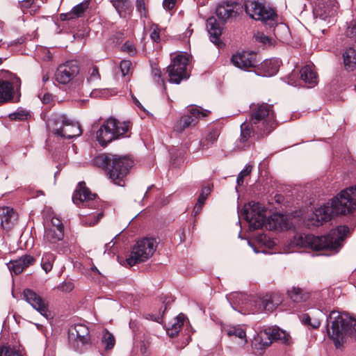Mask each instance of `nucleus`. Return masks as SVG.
<instances>
[{
  "instance_id": "25",
  "label": "nucleus",
  "mask_w": 356,
  "mask_h": 356,
  "mask_svg": "<svg viewBox=\"0 0 356 356\" xmlns=\"http://www.w3.org/2000/svg\"><path fill=\"white\" fill-rule=\"evenodd\" d=\"M113 6L122 18H126L132 13V5L129 0H110Z\"/></svg>"
},
{
  "instance_id": "32",
  "label": "nucleus",
  "mask_w": 356,
  "mask_h": 356,
  "mask_svg": "<svg viewBox=\"0 0 356 356\" xmlns=\"http://www.w3.org/2000/svg\"><path fill=\"white\" fill-rule=\"evenodd\" d=\"M289 298L295 302H305L309 298V294L299 287H292L288 291Z\"/></svg>"
},
{
  "instance_id": "35",
  "label": "nucleus",
  "mask_w": 356,
  "mask_h": 356,
  "mask_svg": "<svg viewBox=\"0 0 356 356\" xmlns=\"http://www.w3.org/2000/svg\"><path fill=\"white\" fill-rule=\"evenodd\" d=\"M220 135L219 131L216 129L211 130L206 136L205 140L202 142V148L203 149L209 148L215 143Z\"/></svg>"
},
{
  "instance_id": "7",
  "label": "nucleus",
  "mask_w": 356,
  "mask_h": 356,
  "mask_svg": "<svg viewBox=\"0 0 356 356\" xmlns=\"http://www.w3.org/2000/svg\"><path fill=\"white\" fill-rule=\"evenodd\" d=\"M290 335L278 327H268L257 333L252 341V347L256 350H263L273 341L289 343Z\"/></svg>"
},
{
  "instance_id": "10",
  "label": "nucleus",
  "mask_w": 356,
  "mask_h": 356,
  "mask_svg": "<svg viewBox=\"0 0 356 356\" xmlns=\"http://www.w3.org/2000/svg\"><path fill=\"white\" fill-rule=\"evenodd\" d=\"M157 244L156 239L152 237L144 238L137 241L126 262L129 266H133L138 263L147 261L154 254Z\"/></svg>"
},
{
  "instance_id": "33",
  "label": "nucleus",
  "mask_w": 356,
  "mask_h": 356,
  "mask_svg": "<svg viewBox=\"0 0 356 356\" xmlns=\"http://www.w3.org/2000/svg\"><path fill=\"white\" fill-rule=\"evenodd\" d=\"M1 226L6 229L10 227V222L15 219V213L10 207H6L1 209Z\"/></svg>"
},
{
  "instance_id": "38",
  "label": "nucleus",
  "mask_w": 356,
  "mask_h": 356,
  "mask_svg": "<svg viewBox=\"0 0 356 356\" xmlns=\"http://www.w3.org/2000/svg\"><path fill=\"white\" fill-rule=\"evenodd\" d=\"M152 76L154 81L159 86L165 87V81L161 78V72L156 67H152Z\"/></svg>"
},
{
  "instance_id": "30",
  "label": "nucleus",
  "mask_w": 356,
  "mask_h": 356,
  "mask_svg": "<svg viewBox=\"0 0 356 356\" xmlns=\"http://www.w3.org/2000/svg\"><path fill=\"white\" fill-rule=\"evenodd\" d=\"M280 67V61L276 59L264 60L261 65V68L265 73V76H271L275 74Z\"/></svg>"
},
{
  "instance_id": "21",
  "label": "nucleus",
  "mask_w": 356,
  "mask_h": 356,
  "mask_svg": "<svg viewBox=\"0 0 356 356\" xmlns=\"http://www.w3.org/2000/svg\"><path fill=\"white\" fill-rule=\"evenodd\" d=\"M201 116H204L199 108H193L190 110L189 115L181 118L175 129L177 132H182L185 129L195 126Z\"/></svg>"
},
{
  "instance_id": "62",
  "label": "nucleus",
  "mask_w": 356,
  "mask_h": 356,
  "mask_svg": "<svg viewBox=\"0 0 356 356\" xmlns=\"http://www.w3.org/2000/svg\"><path fill=\"white\" fill-rule=\"evenodd\" d=\"M92 270H96V271H97V272H98V270H97V268L96 267H93V268H92Z\"/></svg>"
},
{
  "instance_id": "50",
  "label": "nucleus",
  "mask_w": 356,
  "mask_h": 356,
  "mask_svg": "<svg viewBox=\"0 0 356 356\" xmlns=\"http://www.w3.org/2000/svg\"><path fill=\"white\" fill-rule=\"evenodd\" d=\"M58 289L63 292H70L74 289V284L70 282H63L59 285Z\"/></svg>"
},
{
  "instance_id": "42",
  "label": "nucleus",
  "mask_w": 356,
  "mask_h": 356,
  "mask_svg": "<svg viewBox=\"0 0 356 356\" xmlns=\"http://www.w3.org/2000/svg\"><path fill=\"white\" fill-rule=\"evenodd\" d=\"M255 38L257 41L261 42L265 45H272L273 44V39L266 36L263 33L258 32L255 35Z\"/></svg>"
},
{
  "instance_id": "11",
  "label": "nucleus",
  "mask_w": 356,
  "mask_h": 356,
  "mask_svg": "<svg viewBox=\"0 0 356 356\" xmlns=\"http://www.w3.org/2000/svg\"><path fill=\"white\" fill-rule=\"evenodd\" d=\"M188 63L189 56L186 53H180L172 59L167 67L170 83L179 84L183 79H186L189 76L186 70Z\"/></svg>"
},
{
  "instance_id": "64",
  "label": "nucleus",
  "mask_w": 356,
  "mask_h": 356,
  "mask_svg": "<svg viewBox=\"0 0 356 356\" xmlns=\"http://www.w3.org/2000/svg\"><path fill=\"white\" fill-rule=\"evenodd\" d=\"M23 1H24V2H29V0H23Z\"/></svg>"
},
{
  "instance_id": "54",
  "label": "nucleus",
  "mask_w": 356,
  "mask_h": 356,
  "mask_svg": "<svg viewBox=\"0 0 356 356\" xmlns=\"http://www.w3.org/2000/svg\"><path fill=\"white\" fill-rule=\"evenodd\" d=\"M43 103L49 104L52 100V95L49 93H45L43 95L42 97H40Z\"/></svg>"
},
{
  "instance_id": "34",
  "label": "nucleus",
  "mask_w": 356,
  "mask_h": 356,
  "mask_svg": "<svg viewBox=\"0 0 356 356\" xmlns=\"http://www.w3.org/2000/svg\"><path fill=\"white\" fill-rule=\"evenodd\" d=\"M55 259L56 256L53 253H44L41 260V266L46 273L51 270Z\"/></svg>"
},
{
  "instance_id": "55",
  "label": "nucleus",
  "mask_w": 356,
  "mask_h": 356,
  "mask_svg": "<svg viewBox=\"0 0 356 356\" xmlns=\"http://www.w3.org/2000/svg\"><path fill=\"white\" fill-rule=\"evenodd\" d=\"M202 207H203V205H200L199 204L196 203L195 206L194 207L193 211V215L194 216H197L200 213Z\"/></svg>"
},
{
  "instance_id": "26",
  "label": "nucleus",
  "mask_w": 356,
  "mask_h": 356,
  "mask_svg": "<svg viewBox=\"0 0 356 356\" xmlns=\"http://www.w3.org/2000/svg\"><path fill=\"white\" fill-rule=\"evenodd\" d=\"M301 79L307 84L308 88H313L317 84V74L312 65H305L300 72Z\"/></svg>"
},
{
  "instance_id": "13",
  "label": "nucleus",
  "mask_w": 356,
  "mask_h": 356,
  "mask_svg": "<svg viewBox=\"0 0 356 356\" xmlns=\"http://www.w3.org/2000/svg\"><path fill=\"white\" fill-rule=\"evenodd\" d=\"M72 201L80 208L97 209L99 200L95 193H92L84 181L78 184L72 195Z\"/></svg>"
},
{
  "instance_id": "6",
  "label": "nucleus",
  "mask_w": 356,
  "mask_h": 356,
  "mask_svg": "<svg viewBox=\"0 0 356 356\" xmlns=\"http://www.w3.org/2000/svg\"><path fill=\"white\" fill-rule=\"evenodd\" d=\"M47 126L53 134L68 139L79 136L82 133L78 122L58 113L51 115L47 121Z\"/></svg>"
},
{
  "instance_id": "58",
  "label": "nucleus",
  "mask_w": 356,
  "mask_h": 356,
  "mask_svg": "<svg viewBox=\"0 0 356 356\" xmlns=\"http://www.w3.org/2000/svg\"><path fill=\"white\" fill-rule=\"evenodd\" d=\"M207 197L206 196H204L203 195H201L200 194L198 198H197V204H199L200 205H203L204 204V202L207 200Z\"/></svg>"
},
{
  "instance_id": "31",
  "label": "nucleus",
  "mask_w": 356,
  "mask_h": 356,
  "mask_svg": "<svg viewBox=\"0 0 356 356\" xmlns=\"http://www.w3.org/2000/svg\"><path fill=\"white\" fill-rule=\"evenodd\" d=\"M222 331L225 332L229 337H235L242 341L244 343H247L245 331L240 326H230L226 325L222 327Z\"/></svg>"
},
{
  "instance_id": "19",
  "label": "nucleus",
  "mask_w": 356,
  "mask_h": 356,
  "mask_svg": "<svg viewBox=\"0 0 356 356\" xmlns=\"http://www.w3.org/2000/svg\"><path fill=\"white\" fill-rule=\"evenodd\" d=\"M232 62L234 66L243 70H248L257 66V54L254 52L243 51L233 55Z\"/></svg>"
},
{
  "instance_id": "3",
  "label": "nucleus",
  "mask_w": 356,
  "mask_h": 356,
  "mask_svg": "<svg viewBox=\"0 0 356 356\" xmlns=\"http://www.w3.org/2000/svg\"><path fill=\"white\" fill-rule=\"evenodd\" d=\"M349 232L348 226L340 225L332 229L326 236H323L296 234L291 240L290 245L296 248H309L314 251L321 250L338 251Z\"/></svg>"
},
{
  "instance_id": "12",
  "label": "nucleus",
  "mask_w": 356,
  "mask_h": 356,
  "mask_svg": "<svg viewBox=\"0 0 356 356\" xmlns=\"http://www.w3.org/2000/svg\"><path fill=\"white\" fill-rule=\"evenodd\" d=\"M242 216L250 224L253 229L262 227L265 220V210L264 207L254 202L245 204L240 212Z\"/></svg>"
},
{
  "instance_id": "61",
  "label": "nucleus",
  "mask_w": 356,
  "mask_h": 356,
  "mask_svg": "<svg viewBox=\"0 0 356 356\" xmlns=\"http://www.w3.org/2000/svg\"><path fill=\"white\" fill-rule=\"evenodd\" d=\"M49 77L47 74H43V76H42V81L43 82L47 81L49 80Z\"/></svg>"
},
{
  "instance_id": "14",
  "label": "nucleus",
  "mask_w": 356,
  "mask_h": 356,
  "mask_svg": "<svg viewBox=\"0 0 356 356\" xmlns=\"http://www.w3.org/2000/svg\"><path fill=\"white\" fill-rule=\"evenodd\" d=\"M21 80L12 75L9 80L0 81V104L8 102H18L20 97Z\"/></svg>"
},
{
  "instance_id": "41",
  "label": "nucleus",
  "mask_w": 356,
  "mask_h": 356,
  "mask_svg": "<svg viewBox=\"0 0 356 356\" xmlns=\"http://www.w3.org/2000/svg\"><path fill=\"white\" fill-rule=\"evenodd\" d=\"M102 342L105 344L106 349H111L115 344L114 337L111 333L106 332L103 337Z\"/></svg>"
},
{
  "instance_id": "39",
  "label": "nucleus",
  "mask_w": 356,
  "mask_h": 356,
  "mask_svg": "<svg viewBox=\"0 0 356 356\" xmlns=\"http://www.w3.org/2000/svg\"><path fill=\"white\" fill-rule=\"evenodd\" d=\"M0 356H22L19 352L10 346H0Z\"/></svg>"
},
{
  "instance_id": "2",
  "label": "nucleus",
  "mask_w": 356,
  "mask_h": 356,
  "mask_svg": "<svg viewBox=\"0 0 356 356\" xmlns=\"http://www.w3.org/2000/svg\"><path fill=\"white\" fill-rule=\"evenodd\" d=\"M273 106L257 104L250 106V118L241 125V143H246L251 136L261 138L275 128V115Z\"/></svg>"
},
{
  "instance_id": "9",
  "label": "nucleus",
  "mask_w": 356,
  "mask_h": 356,
  "mask_svg": "<svg viewBox=\"0 0 356 356\" xmlns=\"http://www.w3.org/2000/svg\"><path fill=\"white\" fill-rule=\"evenodd\" d=\"M129 129L126 122H120L115 118H109L97 131V140L102 146L124 135Z\"/></svg>"
},
{
  "instance_id": "18",
  "label": "nucleus",
  "mask_w": 356,
  "mask_h": 356,
  "mask_svg": "<svg viewBox=\"0 0 356 356\" xmlns=\"http://www.w3.org/2000/svg\"><path fill=\"white\" fill-rule=\"evenodd\" d=\"M281 302L282 298L279 295H266L262 298H257L254 300V308L252 309V312H273Z\"/></svg>"
},
{
  "instance_id": "59",
  "label": "nucleus",
  "mask_w": 356,
  "mask_h": 356,
  "mask_svg": "<svg viewBox=\"0 0 356 356\" xmlns=\"http://www.w3.org/2000/svg\"><path fill=\"white\" fill-rule=\"evenodd\" d=\"M311 325L314 328H317L320 326V322L318 321H315L313 323H311Z\"/></svg>"
},
{
  "instance_id": "22",
  "label": "nucleus",
  "mask_w": 356,
  "mask_h": 356,
  "mask_svg": "<svg viewBox=\"0 0 356 356\" xmlns=\"http://www.w3.org/2000/svg\"><path fill=\"white\" fill-rule=\"evenodd\" d=\"M336 0H317L314 7V13L316 17L325 19L336 10Z\"/></svg>"
},
{
  "instance_id": "36",
  "label": "nucleus",
  "mask_w": 356,
  "mask_h": 356,
  "mask_svg": "<svg viewBox=\"0 0 356 356\" xmlns=\"http://www.w3.org/2000/svg\"><path fill=\"white\" fill-rule=\"evenodd\" d=\"M90 3V0H83L81 3L73 7L71 11L74 17L78 18L81 17L85 11L88 8Z\"/></svg>"
},
{
  "instance_id": "46",
  "label": "nucleus",
  "mask_w": 356,
  "mask_h": 356,
  "mask_svg": "<svg viewBox=\"0 0 356 356\" xmlns=\"http://www.w3.org/2000/svg\"><path fill=\"white\" fill-rule=\"evenodd\" d=\"M131 67V63L129 60H124L120 62V68L124 76L129 74Z\"/></svg>"
},
{
  "instance_id": "15",
  "label": "nucleus",
  "mask_w": 356,
  "mask_h": 356,
  "mask_svg": "<svg viewBox=\"0 0 356 356\" xmlns=\"http://www.w3.org/2000/svg\"><path fill=\"white\" fill-rule=\"evenodd\" d=\"M68 337L70 346L76 351H82L90 342L89 330L85 325H75L69 330Z\"/></svg>"
},
{
  "instance_id": "37",
  "label": "nucleus",
  "mask_w": 356,
  "mask_h": 356,
  "mask_svg": "<svg viewBox=\"0 0 356 356\" xmlns=\"http://www.w3.org/2000/svg\"><path fill=\"white\" fill-rule=\"evenodd\" d=\"M99 70L96 66H91L88 68L87 80L90 83L97 82L100 80Z\"/></svg>"
},
{
  "instance_id": "23",
  "label": "nucleus",
  "mask_w": 356,
  "mask_h": 356,
  "mask_svg": "<svg viewBox=\"0 0 356 356\" xmlns=\"http://www.w3.org/2000/svg\"><path fill=\"white\" fill-rule=\"evenodd\" d=\"M63 237L64 230L56 229L55 227L45 229L44 240L50 248L54 249L57 242L63 240Z\"/></svg>"
},
{
  "instance_id": "1",
  "label": "nucleus",
  "mask_w": 356,
  "mask_h": 356,
  "mask_svg": "<svg viewBox=\"0 0 356 356\" xmlns=\"http://www.w3.org/2000/svg\"><path fill=\"white\" fill-rule=\"evenodd\" d=\"M356 210V185L342 190L327 202L316 209L306 220L309 228L319 227L338 216L353 213Z\"/></svg>"
},
{
  "instance_id": "29",
  "label": "nucleus",
  "mask_w": 356,
  "mask_h": 356,
  "mask_svg": "<svg viewBox=\"0 0 356 356\" xmlns=\"http://www.w3.org/2000/svg\"><path fill=\"white\" fill-rule=\"evenodd\" d=\"M184 315L180 314L175 318L169 322L166 326L167 334L170 337H176L181 330V328L184 325Z\"/></svg>"
},
{
  "instance_id": "52",
  "label": "nucleus",
  "mask_w": 356,
  "mask_h": 356,
  "mask_svg": "<svg viewBox=\"0 0 356 356\" xmlns=\"http://www.w3.org/2000/svg\"><path fill=\"white\" fill-rule=\"evenodd\" d=\"M177 0H163V6L166 10H170L172 9Z\"/></svg>"
},
{
  "instance_id": "5",
  "label": "nucleus",
  "mask_w": 356,
  "mask_h": 356,
  "mask_svg": "<svg viewBox=\"0 0 356 356\" xmlns=\"http://www.w3.org/2000/svg\"><path fill=\"white\" fill-rule=\"evenodd\" d=\"M327 321L328 335L333 340L337 348H339L343 344V339L346 335L356 337V319L351 318L347 314L332 311Z\"/></svg>"
},
{
  "instance_id": "8",
  "label": "nucleus",
  "mask_w": 356,
  "mask_h": 356,
  "mask_svg": "<svg viewBox=\"0 0 356 356\" xmlns=\"http://www.w3.org/2000/svg\"><path fill=\"white\" fill-rule=\"evenodd\" d=\"M245 11L252 19L260 20L270 28L277 24L278 16L274 9L257 1L245 2Z\"/></svg>"
},
{
  "instance_id": "28",
  "label": "nucleus",
  "mask_w": 356,
  "mask_h": 356,
  "mask_svg": "<svg viewBox=\"0 0 356 356\" xmlns=\"http://www.w3.org/2000/svg\"><path fill=\"white\" fill-rule=\"evenodd\" d=\"M207 29L210 35L211 40L217 43L220 40L222 32L220 26L215 17H211L207 20Z\"/></svg>"
},
{
  "instance_id": "56",
  "label": "nucleus",
  "mask_w": 356,
  "mask_h": 356,
  "mask_svg": "<svg viewBox=\"0 0 356 356\" xmlns=\"http://www.w3.org/2000/svg\"><path fill=\"white\" fill-rule=\"evenodd\" d=\"M211 188L209 186H205L202 188L201 195H203L204 196H206L207 197L211 193Z\"/></svg>"
},
{
  "instance_id": "44",
  "label": "nucleus",
  "mask_w": 356,
  "mask_h": 356,
  "mask_svg": "<svg viewBox=\"0 0 356 356\" xmlns=\"http://www.w3.org/2000/svg\"><path fill=\"white\" fill-rule=\"evenodd\" d=\"M136 7L141 17H147V11L145 8V0H136Z\"/></svg>"
},
{
  "instance_id": "49",
  "label": "nucleus",
  "mask_w": 356,
  "mask_h": 356,
  "mask_svg": "<svg viewBox=\"0 0 356 356\" xmlns=\"http://www.w3.org/2000/svg\"><path fill=\"white\" fill-rule=\"evenodd\" d=\"M49 227H55L56 229L64 230L63 225L61 220L56 217L52 218L51 225Z\"/></svg>"
},
{
  "instance_id": "27",
  "label": "nucleus",
  "mask_w": 356,
  "mask_h": 356,
  "mask_svg": "<svg viewBox=\"0 0 356 356\" xmlns=\"http://www.w3.org/2000/svg\"><path fill=\"white\" fill-rule=\"evenodd\" d=\"M345 69L353 71L356 67V43L353 47L347 49L343 54Z\"/></svg>"
},
{
  "instance_id": "48",
  "label": "nucleus",
  "mask_w": 356,
  "mask_h": 356,
  "mask_svg": "<svg viewBox=\"0 0 356 356\" xmlns=\"http://www.w3.org/2000/svg\"><path fill=\"white\" fill-rule=\"evenodd\" d=\"M258 241L263 243L268 248H272L274 245V242L268 238L265 234H261L258 236Z\"/></svg>"
},
{
  "instance_id": "43",
  "label": "nucleus",
  "mask_w": 356,
  "mask_h": 356,
  "mask_svg": "<svg viewBox=\"0 0 356 356\" xmlns=\"http://www.w3.org/2000/svg\"><path fill=\"white\" fill-rule=\"evenodd\" d=\"M150 38L154 42L160 41V30L157 24H152L151 26Z\"/></svg>"
},
{
  "instance_id": "40",
  "label": "nucleus",
  "mask_w": 356,
  "mask_h": 356,
  "mask_svg": "<svg viewBox=\"0 0 356 356\" xmlns=\"http://www.w3.org/2000/svg\"><path fill=\"white\" fill-rule=\"evenodd\" d=\"M30 114L29 113V112L23 110L17 111L15 113L9 114V118L12 120L22 121L27 120Z\"/></svg>"
},
{
  "instance_id": "57",
  "label": "nucleus",
  "mask_w": 356,
  "mask_h": 356,
  "mask_svg": "<svg viewBox=\"0 0 356 356\" xmlns=\"http://www.w3.org/2000/svg\"><path fill=\"white\" fill-rule=\"evenodd\" d=\"M311 318L309 317V315L307 314H304L302 316V322L305 324V325H311Z\"/></svg>"
},
{
  "instance_id": "16",
  "label": "nucleus",
  "mask_w": 356,
  "mask_h": 356,
  "mask_svg": "<svg viewBox=\"0 0 356 356\" xmlns=\"http://www.w3.org/2000/svg\"><path fill=\"white\" fill-rule=\"evenodd\" d=\"M79 73V67L76 61L70 60L60 65L55 73L56 81L60 84H67L74 80Z\"/></svg>"
},
{
  "instance_id": "20",
  "label": "nucleus",
  "mask_w": 356,
  "mask_h": 356,
  "mask_svg": "<svg viewBox=\"0 0 356 356\" xmlns=\"http://www.w3.org/2000/svg\"><path fill=\"white\" fill-rule=\"evenodd\" d=\"M241 12L242 7L241 5L236 3H223L219 4L216 10V15L223 22L236 17Z\"/></svg>"
},
{
  "instance_id": "47",
  "label": "nucleus",
  "mask_w": 356,
  "mask_h": 356,
  "mask_svg": "<svg viewBox=\"0 0 356 356\" xmlns=\"http://www.w3.org/2000/svg\"><path fill=\"white\" fill-rule=\"evenodd\" d=\"M103 213H99L95 216H89V218H86L85 223L90 225L93 226L96 225L99 220L102 218Z\"/></svg>"
},
{
  "instance_id": "45",
  "label": "nucleus",
  "mask_w": 356,
  "mask_h": 356,
  "mask_svg": "<svg viewBox=\"0 0 356 356\" xmlns=\"http://www.w3.org/2000/svg\"><path fill=\"white\" fill-rule=\"evenodd\" d=\"M252 170V167L250 165H248L243 169L238 175L237 177V184L241 186L243 183V179L245 176L248 175Z\"/></svg>"
},
{
  "instance_id": "63",
  "label": "nucleus",
  "mask_w": 356,
  "mask_h": 356,
  "mask_svg": "<svg viewBox=\"0 0 356 356\" xmlns=\"http://www.w3.org/2000/svg\"><path fill=\"white\" fill-rule=\"evenodd\" d=\"M36 326H37V327H38V329H39L40 327H42V326L41 325H40V324H36Z\"/></svg>"
},
{
  "instance_id": "4",
  "label": "nucleus",
  "mask_w": 356,
  "mask_h": 356,
  "mask_svg": "<svg viewBox=\"0 0 356 356\" xmlns=\"http://www.w3.org/2000/svg\"><path fill=\"white\" fill-rule=\"evenodd\" d=\"M94 163L105 171L113 183L124 186L134 161L127 156L104 153L95 157Z\"/></svg>"
},
{
  "instance_id": "24",
  "label": "nucleus",
  "mask_w": 356,
  "mask_h": 356,
  "mask_svg": "<svg viewBox=\"0 0 356 356\" xmlns=\"http://www.w3.org/2000/svg\"><path fill=\"white\" fill-rule=\"evenodd\" d=\"M35 259L30 255H24L19 259L10 261L8 264V268L15 275L21 273L26 268L32 264Z\"/></svg>"
},
{
  "instance_id": "60",
  "label": "nucleus",
  "mask_w": 356,
  "mask_h": 356,
  "mask_svg": "<svg viewBox=\"0 0 356 356\" xmlns=\"http://www.w3.org/2000/svg\"><path fill=\"white\" fill-rule=\"evenodd\" d=\"M134 102L135 104L140 108V109H143V111H145V108L143 107V106L141 105V104L140 103V102L136 99V98L134 99Z\"/></svg>"
},
{
  "instance_id": "17",
  "label": "nucleus",
  "mask_w": 356,
  "mask_h": 356,
  "mask_svg": "<svg viewBox=\"0 0 356 356\" xmlns=\"http://www.w3.org/2000/svg\"><path fill=\"white\" fill-rule=\"evenodd\" d=\"M23 296L24 299L31 305L33 308L45 318H48L49 315L48 304L44 299L30 289L24 290Z\"/></svg>"
},
{
  "instance_id": "53",
  "label": "nucleus",
  "mask_w": 356,
  "mask_h": 356,
  "mask_svg": "<svg viewBox=\"0 0 356 356\" xmlns=\"http://www.w3.org/2000/svg\"><path fill=\"white\" fill-rule=\"evenodd\" d=\"M60 18L62 21H66V20L75 19L74 17V15L72 13V11L67 13H61L60 15Z\"/></svg>"
},
{
  "instance_id": "51",
  "label": "nucleus",
  "mask_w": 356,
  "mask_h": 356,
  "mask_svg": "<svg viewBox=\"0 0 356 356\" xmlns=\"http://www.w3.org/2000/svg\"><path fill=\"white\" fill-rule=\"evenodd\" d=\"M123 49L128 52L131 55H134L136 53V49L133 44L129 42H125L122 47Z\"/></svg>"
}]
</instances>
